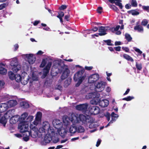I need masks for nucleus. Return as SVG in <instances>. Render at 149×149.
<instances>
[{"label": "nucleus", "mask_w": 149, "mask_h": 149, "mask_svg": "<svg viewBox=\"0 0 149 149\" xmlns=\"http://www.w3.org/2000/svg\"><path fill=\"white\" fill-rule=\"evenodd\" d=\"M120 25H117L116 27H113L110 28L109 30L112 32L115 33L116 35H120L121 34V32L120 31H118L119 29L120 28Z\"/></svg>", "instance_id": "25"}, {"label": "nucleus", "mask_w": 149, "mask_h": 149, "mask_svg": "<svg viewBox=\"0 0 149 149\" xmlns=\"http://www.w3.org/2000/svg\"><path fill=\"white\" fill-rule=\"evenodd\" d=\"M28 135L26 136L23 137V139L24 141L26 142L27 141L29 140V136L31 135V134L29 132H28Z\"/></svg>", "instance_id": "45"}, {"label": "nucleus", "mask_w": 149, "mask_h": 149, "mask_svg": "<svg viewBox=\"0 0 149 149\" xmlns=\"http://www.w3.org/2000/svg\"><path fill=\"white\" fill-rule=\"evenodd\" d=\"M148 23V21L146 19H144L142 21L141 24L142 25L145 26Z\"/></svg>", "instance_id": "50"}, {"label": "nucleus", "mask_w": 149, "mask_h": 149, "mask_svg": "<svg viewBox=\"0 0 149 149\" xmlns=\"http://www.w3.org/2000/svg\"><path fill=\"white\" fill-rule=\"evenodd\" d=\"M111 120L110 121L109 123H108L107 126H105V127H107L108 126H109L110 124L113 123V121H115L116 119H117L118 116V114H115L114 112H113L111 114Z\"/></svg>", "instance_id": "23"}, {"label": "nucleus", "mask_w": 149, "mask_h": 149, "mask_svg": "<svg viewBox=\"0 0 149 149\" xmlns=\"http://www.w3.org/2000/svg\"><path fill=\"white\" fill-rule=\"evenodd\" d=\"M37 125H35L33 122L30 125V128L31 129V132L30 133L31 134V137L33 138H36L39 135L38 129L36 127V126Z\"/></svg>", "instance_id": "10"}, {"label": "nucleus", "mask_w": 149, "mask_h": 149, "mask_svg": "<svg viewBox=\"0 0 149 149\" xmlns=\"http://www.w3.org/2000/svg\"><path fill=\"white\" fill-rule=\"evenodd\" d=\"M28 116V114L26 112H24L21 115L20 117H19V121L24 122L26 118Z\"/></svg>", "instance_id": "30"}, {"label": "nucleus", "mask_w": 149, "mask_h": 149, "mask_svg": "<svg viewBox=\"0 0 149 149\" xmlns=\"http://www.w3.org/2000/svg\"><path fill=\"white\" fill-rule=\"evenodd\" d=\"M22 78V75L20 76L19 74H17L15 75L14 79L17 82H19Z\"/></svg>", "instance_id": "41"}, {"label": "nucleus", "mask_w": 149, "mask_h": 149, "mask_svg": "<svg viewBox=\"0 0 149 149\" xmlns=\"http://www.w3.org/2000/svg\"><path fill=\"white\" fill-rule=\"evenodd\" d=\"M19 120V116L16 115L10 118V124H15Z\"/></svg>", "instance_id": "26"}, {"label": "nucleus", "mask_w": 149, "mask_h": 149, "mask_svg": "<svg viewBox=\"0 0 149 149\" xmlns=\"http://www.w3.org/2000/svg\"><path fill=\"white\" fill-rule=\"evenodd\" d=\"M102 7H98L97 9V11L98 13H102Z\"/></svg>", "instance_id": "63"}, {"label": "nucleus", "mask_w": 149, "mask_h": 149, "mask_svg": "<svg viewBox=\"0 0 149 149\" xmlns=\"http://www.w3.org/2000/svg\"><path fill=\"white\" fill-rule=\"evenodd\" d=\"M134 50L136 52H138L140 54L142 53V51H141L138 48H134Z\"/></svg>", "instance_id": "59"}, {"label": "nucleus", "mask_w": 149, "mask_h": 149, "mask_svg": "<svg viewBox=\"0 0 149 149\" xmlns=\"http://www.w3.org/2000/svg\"><path fill=\"white\" fill-rule=\"evenodd\" d=\"M29 79L30 77L25 72H23L22 73V78L20 81L23 85H26L27 84Z\"/></svg>", "instance_id": "16"}, {"label": "nucleus", "mask_w": 149, "mask_h": 149, "mask_svg": "<svg viewBox=\"0 0 149 149\" xmlns=\"http://www.w3.org/2000/svg\"><path fill=\"white\" fill-rule=\"evenodd\" d=\"M20 105L21 107L24 108H28L29 105L28 102L26 101H23L20 103Z\"/></svg>", "instance_id": "33"}, {"label": "nucleus", "mask_w": 149, "mask_h": 149, "mask_svg": "<svg viewBox=\"0 0 149 149\" xmlns=\"http://www.w3.org/2000/svg\"><path fill=\"white\" fill-rule=\"evenodd\" d=\"M52 65L51 62H49L47 64L45 67L44 68L43 70V75L41 76L42 78H43L46 77Z\"/></svg>", "instance_id": "17"}, {"label": "nucleus", "mask_w": 149, "mask_h": 149, "mask_svg": "<svg viewBox=\"0 0 149 149\" xmlns=\"http://www.w3.org/2000/svg\"><path fill=\"white\" fill-rule=\"evenodd\" d=\"M22 57L28 61L30 64H33L35 62L36 58L33 54H27L22 55Z\"/></svg>", "instance_id": "8"}, {"label": "nucleus", "mask_w": 149, "mask_h": 149, "mask_svg": "<svg viewBox=\"0 0 149 149\" xmlns=\"http://www.w3.org/2000/svg\"><path fill=\"white\" fill-rule=\"evenodd\" d=\"M8 108L6 103H2L0 104V112L6 111Z\"/></svg>", "instance_id": "27"}, {"label": "nucleus", "mask_w": 149, "mask_h": 149, "mask_svg": "<svg viewBox=\"0 0 149 149\" xmlns=\"http://www.w3.org/2000/svg\"><path fill=\"white\" fill-rule=\"evenodd\" d=\"M123 57L128 61H131V62L134 61V60L130 56L126 54H124L123 55Z\"/></svg>", "instance_id": "34"}, {"label": "nucleus", "mask_w": 149, "mask_h": 149, "mask_svg": "<svg viewBox=\"0 0 149 149\" xmlns=\"http://www.w3.org/2000/svg\"><path fill=\"white\" fill-rule=\"evenodd\" d=\"M100 112V108L97 106L89 107L88 108L86 115L89 116L91 114L96 115L99 114Z\"/></svg>", "instance_id": "9"}, {"label": "nucleus", "mask_w": 149, "mask_h": 149, "mask_svg": "<svg viewBox=\"0 0 149 149\" xmlns=\"http://www.w3.org/2000/svg\"><path fill=\"white\" fill-rule=\"evenodd\" d=\"M5 83L3 81L0 80V88H2L4 87Z\"/></svg>", "instance_id": "55"}, {"label": "nucleus", "mask_w": 149, "mask_h": 149, "mask_svg": "<svg viewBox=\"0 0 149 149\" xmlns=\"http://www.w3.org/2000/svg\"><path fill=\"white\" fill-rule=\"evenodd\" d=\"M109 29L110 27L108 26H100L98 28V35L100 36H104L107 34L108 30H109Z\"/></svg>", "instance_id": "13"}, {"label": "nucleus", "mask_w": 149, "mask_h": 149, "mask_svg": "<svg viewBox=\"0 0 149 149\" xmlns=\"http://www.w3.org/2000/svg\"><path fill=\"white\" fill-rule=\"evenodd\" d=\"M63 64L64 65L62 60L61 59H56L54 61L51 71L52 73H54L56 71H58V69H61V67Z\"/></svg>", "instance_id": "6"}, {"label": "nucleus", "mask_w": 149, "mask_h": 149, "mask_svg": "<svg viewBox=\"0 0 149 149\" xmlns=\"http://www.w3.org/2000/svg\"><path fill=\"white\" fill-rule=\"evenodd\" d=\"M131 4V5L134 7H136L137 5L136 0H132Z\"/></svg>", "instance_id": "53"}, {"label": "nucleus", "mask_w": 149, "mask_h": 149, "mask_svg": "<svg viewBox=\"0 0 149 149\" xmlns=\"http://www.w3.org/2000/svg\"><path fill=\"white\" fill-rule=\"evenodd\" d=\"M121 1L120 0H115V3L116 5H117L121 9H122L123 8V6L122 4L120 3Z\"/></svg>", "instance_id": "39"}, {"label": "nucleus", "mask_w": 149, "mask_h": 149, "mask_svg": "<svg viewBox=\"0 0 149 149\" xmlns=\"http://www.w3.org/2000/svg\"><path fill=\"white\" fill-rule=\"evenodd\" d=\"M77 132L78 133H82L84 132V129L83 127L81 126H79L77 127Z\"/></svg>", "instance_id": "36"}, {"label": "nucleus", "mask_w": 149, "mask_h": 149, "mask_svg": "<svg viewBox=\"0 0 149 149\" xmlns=\"http://www.w3.org/2000/svg\"><path fill=\"white\" fill-rule=\"evenodd\" d=\"M8 114V113L7 114H5L4 116L2 117L0 119V123L2 124L4 126H5V125L7 122V115Z\"/></svg>", "instance_id": "28"}, {"label": "nucleus", "mask_w": 149, "mask_h": 149, "mask_svg": "<svg viewBox=\"0 0 149 149\" xmlns=\"http://www.w3.org/2000/svg\"><path fill=\"white\" fill-rule=\"evenodd\" d=\"M131 13V14L133 15H136L139 14V12L135 10H132Z\"/></svg>", "instance_id": "49"}, {"label": "nucleus", "mask_w": 149, "mask_h": 149, "mask_svg": "<svg viewBox=\"0 0 149 149\" xmlns=\"http://www.w3.org/2000/svg\"><path fill=\"white\" fill-rule=\"evenodd\" d=\"M100 96V94L97 92H95L93 93H90L86 95V98L87 99L90 98H98Z\"/></svg>", "instance_id": "20"}, {"label": "nucleus", "mask_w": 149, "mask_h": 149, "mask_svg": "<svg viewBox=\"0 0 149 149\" xmlns=\"http://www.w3.org/2000/svg\"><path fill=\"white\" fill-rule=\"evenodd\" d=\"M42 116V113L41 112H38L36 115L35 120L33 121V123L35 125H38L40 121Z\"/></svg>", "instance_id": "21"}, {"label": "nucleus", "mask_w": 149, "mask_h": 149, "mask_svg": "<svg viewBox=\"0 0 149 149\" xmlns=\"http://www.w3.org/2000/svg\"><path fill=\"white\" fill-rule=\"evenodd\" d=\"M38 76L35 74V73H33L32 74V79L33 80L37 81L38 80Z\"/></svg>", "instance_id": "48"}, {"label": "nucleus", "mask_w": 149, "mask_h": 149, "mask_svg": "<svg viewBox=\"0 0 149 149\" xmlns=\"http://www.w3.org/2000/svg\"><path fill=\"white\" fill-rule=\"evenodd\" d=\"M104 41L107 43V45L108 46H113V44L111 43V40H104Z\"/></svg>", "instance_id": "47"}, {"label": "nucleus", "mask_w": 149, "mask_h": 149, "mask_svg": "<svg viewBox=\"0 0 149 149\" xmlns=\"http://www.w3.org/2000/svg\"><path fill=\"white\" fill-rule=\"evenodd\" d=\"M8 76L10 79L14 80L15 78V75L12 71H10L8 72Z\"/></svg>", "instance_id": "38"}, {"label": "nucleus", "mask_w": 149, "mask_h": 149, "mask_svg": "<svg viewBox=\"0 0 149 149\" xmlns=\"http://www.w3.org/2000/svg\"><path fill=\"white\" fill-rule=\"evenodd\" d=\"M142 8H143V9H144V10H146V11H148V12L149 11V6H143V7H142Z\"/></svg>", "instance_id": "61"}, {"label": "nucleus", "mask_w": 149, "mask_h": 149, "mask_svg": "<svg viewBox=\"0 0 149 149\" xmlns=\"http://www.w3.org/2000/svg\"><path fill=\"white\" fill-rule=\"evenodd\" d=\"M6 104L9 108L15 106L17 104V102L15 100H10L7 102Z\"/></svg>", "instance_id": "29"}, {"label": "nucleus", "mask_w": 149, "mask_h": 149, "mask_svg": "<svg viewBox=\"0 0 149 149\" xmlns=\"http://www.w3.org/2000/svg\"><path fill=\"white\" fill-rule=\"evenodd\" d=\"M58 71H55L56 74L58 73H61L63 72L61 76V79H64L66 78L69 76L70 73V71L67 68V66L64 65H63V66L61 67V69H58Z\"/></svg>", "instance_id": "7"}, {"label": "nucleus", "mask_w": 149, "mask_h": 149, "mask_svg": "<svg viewBox=\"0 0 149 149\" xmlns=\"http://www.w3.org/2000/svg\"><path fill=\"white\" fill-rule=\"evenodd\" d=\"M10 65L11 67L12 71L15 72H17L21 69V65L18 61L17 58H12L10 62Z\"/></svg>", "instance_id": "5"}, {"label": "nucleus", "mask_w": 149, "mask_h": 149, "mask_svg": "<svg viewBox=\"0 0 149 149\" xmlns=\"http://www.w3.org/2000/svg\"><path fill=\"white\" fill-rule=\"evenodd\" d=\"M105 82L102 81L97 83L95 86V90L97 92H101L104 89L106 85Z\"/></svg>", "instance_id": "14"}, {"label": "nucleus", "mask_w": 149, "mask_h": 149, "mask_svg": "<svg viewBox=\"0 0 149 149\" xmlns=\"http://www.w3.org/2000/svg\"><path fill=\"white\" fill-rule=\"evenodd\" d=\"M70 133L74 134L77 132V127L75 126H72L69 129Z\"/></svg>", "instance_id": "37"}, {"label": "nucleus", "mask_w": 149, "mask_h": 149, "mask_svg": "<svg viewBox=\"0 0 149 149\" xmlns=\"http://www.w3.org/2000/svg\"><path fill=\"white\" fill-rule=\"evenodd\" d=\"M87 118L83 114L79 115H76L74 114H72L69 117L66 115L64 116L63 117V126L66 128H69L71 125V122L75 125L81 122L82 124L86 123Z\"/></svg>", "instance_id": "1"}, {"label": "nucleus", "mask_w": 149, "mask_h": 149, "mask_svg": "<svg viewBox=\"0 0 149 149\" xmlns=\"http://www.w3.org/2000/svg\"><path fill=\"white\" fill-rule=\"evenodd\" d=\"M86 76L84 74V71L83 70L77 72L74 75V80L75 81H77L76 84V87H78L84 80Z\"/></svg>", "instance_id": "4"}, {"label": "nucleus", "mask_w": 149, "mask_h": 149, "mask_svg": "<svg viewBox=\"0 0 149 149\" xmlns=\"http://www.w3.org/2000/svg\"><path fill=\"white\" fill-rule=\"evenodd\" d=\"M33 118V116H29L26 119L25 122V123H27V124H29V123L32 121Z\"/></svg>", "instance_id": "35"}, {"label": "nucleus", "mask_w": 149, "mask_h": 149, "mask_svg": "<svg viewBox=\"0 0 149 149\" xmlns=\"http://www.w3.org/2000/svg\"><path fill=\"white\" fill-rule=\"evenodd\" d=\"M98 126V123H97L93 122L89 125V127L90 128H95Z\"/></svg>", "instance_id": "40"}, {"label": "nucleus", "mask_w": 149, "mask_h": 149, "mask_svg": "<svg viewBox=\"0 0 149 149\" xmlns=\"http://www.w3.org/2000/svg\"><path fill=\"white\" fill-rule=\"evenodd\" d=\"M85 68L87 70H90L92 69V66H85Z\"/></svg>", "instance_id": "62"}, {"label": "nucleus", "mask_w": 149, "mask_h": 149, "mask_svg": "<svg viewBox=\"0 0 149 149\" xmlns=\"http://www.w3.org/2000/svg\"><path fill=\"white\" fill-rule=\"evenodd\" d=\"M47 59H44L42 60V62L40 65V67L43 68L44 66H45L47 63Z\"/></svg>", "instance_id": "46"}, {"label": "nucleus", "mask_w": 149, "mask_h": 149, "mask_svg": "<svg viewBox=\"0 0 149 149\" xmlns=\"http://www.w3.org/2000/svg\"><path fill=\"white\" fill-rule=\"evenodd\" d=\"M54 132L53 127L50 126V124L47 122H44L42 127L39 128L38 133L41 134V135H45L46 133Z\"/></svg>", "instance_id": "3"}, {"label": "nucleus", "mask_w": 149, "mask_h": 149, "mask_svg": "<svg viewBox=\"0 0 149 149\" xmlns=\"http://www.w3.org/2000/svg\"><path fill=\"white\" fill-rule=\"evenodd\" d=\"M134 29L136 30L139 32L143 33V28L140 25H137L134 27Z\"/></svg>", "instance_id": "32"}, {"label": "nucleus", "mask_w": 149, "mask_h": 149, "mask_svg": "<svg viewBox=\"0 0 149 149\" xmlns=\"http://www.w3.org/2000/svg\"><path fill=\"white\" fill-rule=\"evenodd\" d=\"M28 125L25 123L24 122H21L18 126V128L21 133L27 132L28 129Z\"/></svg>", "instance_id": "11"}, {"label": "nucleus", "mask_w": 149, "mask_h": 149, "mask_svg": "<svg viewBox=\"0 0 149 149\" xmlns=\"http://www.w3.org/2000/svg\"><path fill=\"white\" fill-rule=\"evenodd\" d=\"M69 128H66L65 127L63 126L59 129H57V131L59 134L60 135L61 137H63L66 134L67 131V129Z\"/></svg>", "instance_id": "18"}, {"label": "nucleus", "mask_w": 149, "mask_h": 149, "mask_svg": "<svg viewBox=\"0 0 149 149\" xmlns=\"http://www.w3.org/2000/svg\"><path fill=\"white\" fill-rule=\"evenodd\" d=\"M71 82V80H66L65 81V84L66 85V86H68L69 85Z\"/></svg>", "instance_id": "60"}, {"label": "nucleus", "mask_w": 149, "mask_h": 149, "mask_svg": "<svg viewBox=\"0 0 149 149\" xmlns=\"http://www.w3.org/2000/svg\"><path fill=\"white\" fill-rule=\"evenodd\" d=\"M43 27V29L44 30H45L46 31H50L51 30L47 26H46V27Z\"/></svg>", "instance_id": "64"}, {"label": "nucleus", "mask_w": 149, "mask_h": 149, "mask_svg": "<svg viewBox=\"0 0 149 149\" xmlns=\"http://www.w3.org/2000/svg\"><path fill=\"white\" fill-rule=\"evenodd\" d=\"M6 65L5 63H0V74L4 75L7 73V70L5 68Z\"/></svg>", "instance_id": "22"}, {"label": "nucleus", "mask_w": 149, "mask_h": 149, "mask_svg": "<svg viewBox=\"0 0 149 149\" xmlns=\"http://www.w3.org/2000/svg\"><path fill=\"white\" fill-rule=\"evenodd\" d=\"M55 88L56 89H58L61 90L62 89V87L59 84H57L55 87Z\"/></svg>", "instance_id": "58"}, {"label": "nucleus", "mask_w": 149, "mask_h": 149, "mask_svg": "<svg viewBox=\"0 0 149 149\" xmlns=\"http://www.w3.org/2000/svg\"><path fill=\"white\" fill-rule=\"evenodd\" d=\"M7 6V4L6 3H3L1 4H0V10H3L4 8Z\"/></svg>", "instance_id": "54"}, {"label": "nucleus", "mask_w": 149, "mask_h": 149, "mask_svg": "<svg viewBox=\"0 0 149 149\" xmlns=\"http://www.w3.org/2000/svg\"><path fill=\"white\" fill-rule=\"evenodd\" d=\"M109 6L111 8L113 9L115 11H117L118 10V8L116 7L114 5H111Z\"/></svg>", "instance_id": "51"}, {"label": "nucleus", "mask_w": 149, "mask_h": 149, "mask_svg": "<svg viewBox=\"0 0 149 149\" xmlns=\"http://www.w3.org/2000/svg\"><path fill=\"white\" fill-rule=\"evenodd\" d=\"M119 23L121 25L120 27V29H123L124 28V25L123 24V20H120L119 21Z\"/></svg>", "instance_id": "56"}, {"label": "nucleus", "mask_w": 149, "mask_h": 149, "mask_svg": "<svg viewBox=\"0 0 149 149\" xmlns=\"http://www.w3.org/2000/svg\"><path fill=\"white\" fill-rule=\"evenodd\" d=\"M53 126L56 129H59L63 126L61 121L58 119H54L52 122Z\"/></svg>", "instance_id": "19"}, {"label": "nucleus", "mask_w": 149, "mask_h": 149, "mask_svg": "<svg viewBox=\"0 0 149 149\" xmlns=\"http://www.w3.org/2000/svg\"><path fill=\"white\" fill-rule=\"evenodd\" d=\"M88 107L89 105L87 103L80 104L76 106V108L77 110L81 111L83 112H85L86 115Z\"/></svg>", "instance_id": "12"}, {"label": "nucleus", "mask_w": 149, "mask_h": 149, "mask_svg": "<svg viewBox=\"0 0 149 149\" xmlns=\"http://www.w3.org/2000/svg\"><path fill=\"white\" fill-rule=\"evenodd\" d=\"M99 78V76L97 73L92 74L88 78V82L89 83H94L97 81Z\"/></svg>", "instance_id": "15"}, {"label": "nucleus", "mask_w": 149, "mask_h": 149, "mask_svg": "<svg viewBox=\"0 0 149 149\" xmlns=\"http://www.w3.org/2000/svg\"><path fill=\"white\" fill-rule=\"evenodd\" d=\"M39 135L38 136L39 137L41 135V134H39ZM45 138H44V141L46 143H48L49 142L52 140H53V142L54 143H56L58 141V134L57 133H55L54 132L46 133Z\"/></svg>", "instance_id": "2"}, {"label": "nucleus", "mask_w": 149, "mask_h": 149, "mask_svg": "<svg viewBox=\"0 0 149 149\" xmlns=\"http://www.w3.org/2000/svg\"><path fill=\"white\" fill-rule=\"evenodd\" d=\"M104 116L107 118V119L108 121L110 120V114L108 112H107L106 113H104Z\"/></svg>", "instance_id": "52"}, {"label": "nucleus", "mask_w": 149, "mask_h": 149, "mask_svg": "<svg viewBox=\"0 0 149 149\" xmlns=\"http://www.w3.org/2000/svg\"><path fill=\"white\" fill-rule=\"evenodd\" d=\"M109 102L107 99L103 100H100L99 105L100 106L103 108L107 107L109 104Z\"/></svg>", "instance_id": "24"}, {"label": "nucleus", "mask_w": 149, "mask_h": 149, "mask_svg": "<svg viewBox=\"0 0 149 149\" xmlns=\"http://www.w3.org/2000/svg\"><path fill=\"white\" fill-rule=\"evenodd\" d=\"M134 97L132 96H128L127 97L123 99V100L126 101H130L134 99Z\"/></svg>", "instance_id": "44"}, {"label": "nucleus", "mask_w": 149, "mask_h": 149, "mask_svg": "<svg viewBox=\"0 0 149 149\" xmlns=\"http://www.w3.org/2000/svg\"><path fill=\"white\" fill-rule=\"evenodd\" d=\"M67 6L66 5H63L60 6L59 8V9L60 10H63L66 9Z\"/></svg>", "instance_id": "57"}, {"label": "nucleus", "mask_w": 149, "mask_h": 149, "mask_svg": "<svg viewBox=\"0 0 149 149\" xmlns=\"http://www.w3.org/2000/svg\"><path fill=\"white\" fill-rule=\"evenodd\" d=\"M136 69L139 70H141L142 69V64L141 63H138L136 62Z\"/></svg>", "instance_id": "42"}, {"label": "nucleus", "mask_w": 149, "mask_h": 149, "mask_svg": "<svg viewBox=\"0 0 149 149\" xmlns=\"http://www.w3.org/2000/svg\"><path fill=\"white\" fill-rule=\"evenodd\" d=\"M100 97L98 98H93L92 100L90 101V103L92 105H96L99 103L100 100Z\"/></svg>", "instance_id": "31"}, {"label": "nucleus", "mask_w": 149, "mask_h": 149, "mask_svg": "<svg viewBox=\"0 0 149 149\" xmlns=\"http://www.w3.org/2000/svg\"><path fill=\"white\" fill-rule=\"evenodd\" d=\"M125 36V39L127 40L128 42H130L131 41L132 38L130 35L128 33H126Z\"/></svg>", "instance_id": "43"}]
</instances>
